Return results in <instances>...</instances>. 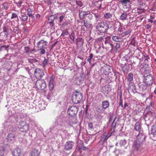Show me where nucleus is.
<instances>
[{"instance_id": "nucleus-1", "label": "nucleus", "mask_w": 156, "mask_h": 156, "mask_svg": "<svg viewBox=\"0 0 156 156\" xmlns=\"http://www.w3.org/2000/svg\"><path fill=\"white\" fill-rule=\"evenodd\" d=\"M66 118L64 119V117L62 115H59L56 118L55 123L60 125L63 128H66L68 127V125L66 123Z\"/></svg>"}, {"instance_id": "nucleus-2", "label": "nucleus", "mask_w": 156, "mask_h": 156, "mask_svg": "<svg viewBox=\"0 0 156 156\" xmlns=\"http://www.w3.org/2000/svg\"><path fill=\"white\" fill-rule=\"evenodd\" d=\"M96 29L101 33H104L108 28V25L106 22H101L98 23Z\"/></svg>"}, {"instance_id": "nucleus-3", "label": "nucleus", "mask_w": 156, "mask_h": 156, "mask_svg": "<svg viewBox=\"0 0 156 156\" xmlns=\"http://www.w3.org/2000/svg\"><path fill=\"white\" fill-rule=\"evenodd\" d=\"M72 100L75 104H77L79 103L83 100L82 94L79 92H76L73 96Z\"/></svg>"}, {"instance_id": "nucleus-4", "label": "nucleus", "mask_w": 156, "mask_h": 156, "mask_svg": "<svg viewBox=\"0 0 156 156\" xmlns=\"http://www.w3.org/2000/svg\"><path fill=\"white\" fill-rule=\"evenodd\" d=\"M36 87L38 90H43L46 87V84L44 80L38 79L35 83Z\"/></svg>"}, {"instance_id": "nucleus-5", "label": "nucleus", "mask_w": 156, "mask_h": 156, "mask_svg": "<svg viewBox=\"0 0 156 156\" xmlns=\"http://www.w3.org/2000/svg\"><path fill=\"white\" fill-rule=\"evenodd\" d=\"M44 75V71L42 69L37 68L35 69L34 75L35 78L38 79H41Z\"/></svg>"}, {"instance_id": "nucleus-6", "label": "nucleus", "mask_w": 156, "mask_h": 156, "mask_svg": "<svg viewBox=\"0 0 156 156\" xmlns=\"http://www.w3.org/2000/svg\"><path fill=\"white\" fill-rule=\"evenodd\" d=\"M112 133L111 132L107 133L105 132L102 134L101 136V138L99 142V144L102 145L111 136Z\"/></svg>"}, {"instance_id": "nucleus-7", "label": "nucleus", "mask_w": 156, "mask_h": 156, "mask_svg": "<svg viewBox=\"0 0 156 156\" xmlns=\"http://www.w3.org/2000/svg\"><path fill=\"white\" fill-rule=\"evenodd\" d=\"M144 81L148 84L149 87L151 86L153 82V77L152 75L149 74L146 75L145 74H144Z\"/></svg>"}, {"instance_id": "nucleus-8", "label": "nucleus", "mask_w": 156, "mask_h": 156, "mask_svg": "<svg viewBox=\"0 0 156 156\" xmlns=\"http://www.w3.org/2000/svg\"><path fill=\"white\" fill-rule=\"evenodd\" d=\"M78 108L77 107L75 106L70 107L68 109L67 113L71 116H76V114L77 113Z\"/></svg>"}, {"instance_id": "nucleus-9", "label": "nucleus", "mask_w": 156, "mask_h": 156, "mask_svg": "<svg viewBox=\"0 0 156 156\" xmlns=\"http://www.w3.org/2000/svg\"><path fill=\"white\" fill-rule=\"evenodd\" d=\"M49 79H50L49 81V88L50 91L48 93V94L49 95V96H50V95L52 93V91H51V90L53 89L54 88L55 77L53 75H52L50 77Z\"/></svg>"}, {"instance_id": "nucleus-10", "label": "nucleus", "mask_w": 156, "mask_h": 156, "mask_svg": "<svg viewBox=\"0 0 156 156\" xmlns=\"http://www.w3.org/2000/svg\"><path fill=\"white\" fill-rule=\"evenodd\" d=\"M77 120L76 116H71L69 117V119H66V123L69 125L72 126L73 124H76L77 122Z\"/></svg>"}, {"instance_id": "nucleus-11", "label": "nucleus", "mask_w": 156, "mask_h": 156, "mask_svg": "<svg viewBox=\"0 0 156 156\" xmlns=\"http://www.w3.org/2000/svg\"><path fill=\"white\" fill-rule=\"evenodd\" d=\"M20 127H19V130L21 132H26L29 129V126L28 124L21 121L20 122Z\"/></svg>"}, {"instance_id": "nucleus-12", "label": "nucleus", "mask_w": 156, "mask_h": 156, "mask_svg": "<svg viewBox=\"0 0 156 156\" xmlns=\"http://www.w3.org/2000/svg\"><path fill=\"white\" fill-rule=\"evenodd\" d=\"M74 144V143L72 141H67L64 145V149L66 151H70L72 149Z\"/></svg>"}, {"instance_id": "nucleus-13", "label": "nucleus", "mask_w": 156, "mask_h": 156, "mask_svg": "<svg viewBox=\"0 0 156 156\" xmlns=\"http://www.w3.org/2000/svg\"><path fill=\"white\" fill-rule=\"evenodd\" d=\"M145 138V136L143 134V131H140L137 136V140L136 141L142 144Z\"/></svg>"}, {"instance_id": "nucleus-14", "label": "nucleus", "mask_w": 156, "mask_h": 156, "mask_svg": "<svg viewBox=\"0 0 156 156\" xmlns=\"http://www.w3.org/2000/svg\"><path fill=\"white\" fill-rule=\"evenodd\" d=\"M138 86L141 92L146 90L147 87L149 86L148 84L145 83L144 81L143 83H138Z\"/></svg>"}, {"instance_id": "nucleus-15", "label": "nucleus", "mask_w": 156, "mask_h": 156, "mask_svg": "<svg viewBox=\"0 0 156 156\" xmlns=\"http://www.w3.org/2000/svg\"><path fill=\"white\" fill-rule=\"evenodd\" d=\"M142 145V144L141 143L135 141L133 142L132 146L133 149L134 151H138L139 150Z\"/></svg>"}, {"instance_id": "nucleus-16", "label": "nucleus", "mask_w": 156, "mask_h": 156, "mask_svg": "<svg viewBox=\"0 0 156 156\" xmlns=\"http://www.w3.org/2000/svg\"><path fill=\"white\" fill-rule=\"evenodd\" d=\"M16 137L15 133H9L7 136L8 142L11 143L14 142L15 140Z\"/></svg>"}, {"instance_id": "nucleus-17", "label": "nucleus", "mask_w": 156, "mask_h": 156, "mask_svg": "<svg viewBox=\"0 0 156 156\" xmlns=\"http://www.w3.org/2000/svg\"><path fill=\"white\" fill-rule=\"evenodd\" d=\"M12 152L13 156H21L22 154L21 150L19 148H16Z\"/></svg>"}, {"instance_id": "nucleus-18", "label": "nucleus", "mask_w": 156, "mask_h": 156, "mask_svg": "<svg viewBox=\"0 0 156 156\" xmlns=\"http://www.w3.org/2000/svg\"><path fill=\"white\" fill-rule=\"evenodd\" d=\"M40 153V151L35 148L32 149L30 152V156H39Z\"/></svg>"}, {"instance_id": "nucleus-19", "label": "nucleus", "mask_w": 156, "mask_h": 156, "mask_svg": "<svg viewBox=\"0 0 156 156\" xmlns=\"http://www.w3.org/2000/svg\"><path fill=\"white\" fill-rule=\"evenodd\" d=\"M24 50L25 52L28 54L32 53L33 51H37L34 48L31 49L28 46L25 47H24Z\"/></svg>"}, {"instance_id": "nucleus-20", "label": "nucleus", "mask_w": 156, "mask_h": 156, "mask_svg": "<svg viewBox=\"0 0 156 156\" xmlns=\"http://www.w3.org/2000/svg\"><path fill=\"white\" fill-rule=\"evenodd\" d=\"M101 105L103 110H105L109 107V103L108 101H105L102 102Z\"/></svg>"}, {"instance_id": "nucleus-21", "label": "nucleus", "mask_w": 156, "mask_h": 156, "mask_svg": "<svg viewBox=\"0 0 156 156\" xmlns=\"http://www.w3.org/2000/svg\"><path fill=\"white\" fill-rule=\"evenodd\" d=\"M47 45L46 41L41 40L38 42L37 47L38 48H45V47Z\"/></svg>"}, {"instance_id": "nucleus-22", "label": "nucleus", "mask_w": 156, "mask_h": 156, "mask_svg": "<svg viewBox=\"0 0 156 156\" xmlns=\"http://www.w3.org/2000/svg\"><path fill=\"white\" fill-rule=\"evenodd\" d=\"M88 15H90L89 12H79V16L80 19L85 18Z\"/></svg>"}, {"instance_id": "nucleus-23", "label": "nucleus", "mask_w": 156, "mask_h": 156, "mask_svg": "<svg viewBox=\"0 0 156 156\" xmlns=\"http://www.w3.org/2000/svg\"><path fill=\"white\" fill-rule=\"evenodd\" d=\"M129 65L131 66V64L125 63L122 68L124 72H127L130 70Z\"/></svg>"}, {"instance_id": "nucleus-24", "label": "nucleus", "mask_w": 156, "mask_h": 156, "mask_svg": "<svg viewBox=\"0 0 156 156\" xmlns=\"http://www.w3.org/2000/svg\"><path fill=\"white\" fill-rule=\"evenodd\" d=\"M151 134L155 136H156V126L153 125L151 128Z\"/></svg>"}, {"instance_id": "nucleus-25", "label": "nucleus", "mask_w": 156, "mask_h": 156, "mask_svg": "<svg viewBox=\"0 0 156 156\" xmlns=\"http://www.w3.org/2000/svg\"><path fill=\"white\" fill-rule=\"evenodd\" d=\"M119 121V119L117 118L116 116H115L114 119L112 124V127L114 128L116 126V123Z\"/></svg>"}, {"instance_id": "nucleus-26", "label": "nucleus", "mask_w": 156, "mask_h": 156, "mask_svg": "<svg viewBox=\"0 0 156 156\" xmlns=\"http://www.w3.org/2000/svg\"><path fill=\"white\" fill-rule=\"evenodd\" d=\"M134 129L137 131H139L141 129L140 123V122H137L135 125Z\"/></svg>"}, {"instance_id": "nucleus-27", "label": "nucleus", "mask_w": 156, "mask_h": 156, "mask_svg": "<svg viewBox=\"0 0 156 156\" xmlns=\"http://www.w3.org/2000/svg\"><path fill=\"white\" fill-rule=\"evenodd\" d=\"M83 22L84 26L85 27L87 28H89L90 27L91 25L89 23V20H84Z\"/></svg>"}, {"instance_id": "nucleus-28", "label": "nucleus", "mask_w": 156, "mask_h": 156, "mask_svg": "<svg viewBox=\"0 0 156 156\" xmlns=\"http://www.w3.org/2000/svg\"><path fill=\"white\" fill-rule=\"evenodd\" d=\"M54 19L53 18V17L50 16L48 17V23H50L51 26L53 27L55 25V24L54 23Z\"/></svg>"}, {"instance_id": "nucleus-29", "label": "nucleus", "mask_w": 156, "mask_h": 156, "mask_svg": "<svg viewBox=\"0 0 156 156\" xmlns=\"http://www.w3.org/2000/svg\"><path fill=\"white\" fill-rule=\"evenodd\" d=\"M127 16V14L125 12H123L120 16V19L123 20H126Z\"/></svg>"}, {"instance_id": "nucleus-30", "label": "nucleus", "mask_w": 156, "mask_h": 156, "mask_svg": "<svg viewBox=\"0 0 156 156\" xmlns=\"http://www.w3.org/2000/svg\"><path fill=\"white\" fill-rule=\"evenodd\" d=\"M133 73H130L128 74L127 77V79L128 81L129 82H131L133 80Z\"/></svg>"}, {"instance_id": "nucleus-31", "label": "nucleus", "mask_w": 156, "mask_h": 156, "mask_svg": "<svg viewBox=\"0 0 156 156\" xmlns=\"http://www.w3.org/2000/svg\"><path fill=\"white\" fill-rule=\"evenodd\" d=\"M16 129L14 126H11L9 128V131L10 133H15L16 132Z\"/></svg>"}, {"instance_id": "nucleus-32", "label": "nucleus", "mask_w": 156, "mask_h": 156, "mask_svg": "<svg viewBox=\"0 0 156 156\" xmlns=\"http://www.w3.org/2000/svg\"><path fill=\"white\" fill-rule=\"evenodd\" d=\"M112 39L113 41L116 42H120L121 41L122 38L117 36H114L112 37Z\"/></svg>"}, {"instance_id": "nucleus-33", "label": "nucleus", "mask_w": 156, "mask_h": 156, "mask_svg": "<svg viewBox=\"0 0 156 156\" xmlns=\"http://www.w3.org/2000/svg\"><path fill=\"white\" fill-rule=\"evenodd\" d=\"M19 17L21 19L22 21H27V20L28 17L26 14H24L21 15V17Z\"/></svg>"}, {"instance_id": "nucleus-34", "label": "nucleus", "mask_w": 156, "mask_h": 156, "mask_svg": "<svg viewBox=\"0 0 156 156\" xmlns=\"http://www.w3.org/2000/svg\"><path fill=\"white\" fill-rule=\"evenodd\" d=\"M126 143V141L125 139L122 140H120L119 144L121 147L124 146Z\"/></svg>"}, {"instance_id": "nucleus-35", "label": "nucleus", "mask_w": 156, "mask_h": 156, "mask_svg": "<svg viewBox=\"0 0 156 156\" xmlns=\"http://www.w3.org/2000/svg\"><path fill=\"white\" fill-rule=\"evenodd\" d=\"M5 152V150L3 147L0 146V156H3Z\"/></svg>"}, {"instance_id": "nucleus-36", "label": "nucleus", "mask_w": 156, "mask_h": 156, "mask_svg": "<svg viewBox=\"0 0 156 156\" xmlns=\"http://www.w3.org/2000/svg\"><path fill=\"white\" fill-rule=\"evenodd\" d=\"M96 111L98 113H100L103 111H104L103 108L99 106H97L96 108Z\"/></svg>"}, {"instance_id": "nucleus-37", "label": "nucleus", "mask_w": 156, "mask_h": 156, "mask_svg": "<svg viewBox=\"0 0 156 156\" xmlns=\"http://www.w3.org/2000/svg\"><path fill=\"white\" fill-rule=\"evenodd\" d=\"M94 56V55L92 53H90V55L88 57V58L87 59V61L90 64L91 63V61L93 59V57Z\"/></svg>"}, {"instance_id": "nucleus-38", "label": "nucleus", "mask_w": 156, "mask_h": 156, "mask_svg": "<svg viewBox=\"0 0 156 156\" xmlns=\"http://www.w3.org/2000/svg\"><path fill=\"white\" fill-rule=\"evenodd\" d=\"M129 0H121L120 2L122 5H124L126 4L127 5L128 3H129Z\"/></svg>"}, {"instance_id": "nucleus-39", "label": "nucleus", "mask_w": 156, "mask_h": 156, "mask_svg": "<svg viewBox=\"0 0 156 156\" xmlns=\"http://www.w3.org/2000/svg\"><path fill=\"white\" fill-rule=\"evenodd\" d=\"M28 62L30 63H35L36 62H37L38 61L35 58H33V59H30L29 58L28 59Z\"/></svg>"}, {"instance_id": "nucleus-40", "label": "nucleus", "mask_w": 156, "mask_h": 156, "mask_svg": "<svg viewBox=\"0 0 156 156\" xmlns=\"http://www.w3.org/2000/svg\"><path fill=\"white\" fill-rule=\"evenodd\" d=\"M115 51L119 52L120 49V46L119 44L117 43L115 46Z\"/></svg>"}, {"instance_id": "nucleus-41", "label": "nucleus", "mask_w": 156, "mask_h": 156, "mask_svg": "<svg viewBox=\"0 0 156 156\" xmlns=\"http://www.w3.org/2000/svg\"><path fill=\"white\" fill-rule=\"evenodd\" d=\"M105 18L106 19L110 18L112 16V15L109 13H107L104 14Z\"/></svg>"}, {"instance_id": "nucleus-42", "label": "nucleus", "mask_w": 156, "mask_h": 156, "mask_svg": "<svg viewBox=\"0 0 156 156\" xmlns=\"http://www.w3.org/2000/svg\"><path fill=\"white\" fill-rule=\"evenodd\" d=\"M27 14L29 16H32V11L30 8H28L27 9Z\"/></svg>"}, {"instance_id": "nucleus-43", "label": "nucleus", "mask_w": 156, "mask_h": 156, "mask_svg": "<svg viewBox=\"0 0 156 156\" xmlns=\"http://www.w3.org/2000/svg\"><path fill=\"white\" fill-rule=\"evenodd\" d=\"M48 59L45 58L44 61L42 62V65L43 67H45L48 64Z\"/></svg>"}, {"instance_id": "nucleus-44", "label": "nucleus", "mask_w": 156, "mask_h": 156, "mask_svg": "<svg viewBox=\"0 0 156 156\" xmlns=\"http://www.w3.org/2000/svg\"><path fill=\"white\" fill-rule=\"evenodd\" d=\"M69 22L67 21L64 22L61 24V27L65 28V27L69 24Z\"/></svg>"}, {"instance_id": "nucleus-45", "label": "nucleus", "mask_w": 156, "mask_h": 156, "mask_svg": "<svg viewBox=\"0 0 156 156\" xmlns=\"http://www.w3.org/2000/svg\"><path fill=\"white\" fill-rule=\"evenodd\" d=\"M69 34L68 31L66 30L63 31L62 33L61 34V36H64L65 35H68Z\"/></svg>"}, {"instance_id": "nucleus-46", "label": "nucleus", "mask_w": 156, "mask_h": 156, "mask_svg": "<svg viewBox=\"0 0 156 156\" xmlns=\"http://www.w3.org/2000/svg\"><path fill=\"white\" fill-rule=\"evenodd\" d=\"M9 47V46L2 45L1 47V49L5 50L8 51Z\"/></svg>"}, {"instance_id": "nucleus-47", "label": "nucleus", "mask_w": 156, "mask_h": 156, "mask_svg": "<svg viewBox=\"0 0 156 156\" xmlns=\"http://www.w3.org/2000/svg\"><path fill=\"white\" fill-rule=\"evenodd\" d=\"M83 40L82 38L80 39V40L77 41L78 44H79L80 46L83 45Z\"/></svg>"}, {"instance_id": "nucleus-48", "label": "nucleus", "mask_w": 156, "mask_h": 156, "mask_svg": "<svg viewBox=\"0 0 156 156\" xmlns=\"http://www.w3.org/2000/svg\"><path fill=\"white\" fill-rule=\"evenodd\" d=\"M94 16H95V17L96 18V20H99L101 18V15H100L99 14H94Z\"/></svg>"}, {"instance_id": "nucleus-49", "label": "nucleus", "mask_w": 156, "mask_h": 156, "mask_svg": "<svg viewBox=\"0 0 156 156\" xmlns=\"http://www.w3.org/2000/svg\"><path fill=\"white\" fill-rule=\"evenodd\" d=\"M65 18V16L63 15H61L59 17V22L61 23L63 21V19Z\"/></svg>"}, {"instance_id": "nucleus-50", "label": "nucleus", "mask_w": 156, "mask_h": 156, "mask_svg": "<svg viewBox=\"0 0 156 156\" xmlns=\"http://www.w3.org/2000/svg\"><path fill=\"white\" fill-rule=\"evenodd\" d=\"M115 116L113 114H112L110 115L109 122H111L113 119L114 120Z\"/></svg>"}, {"instance_id": "nucleus-51", "label": "nucleus", "mask_w": 156, "mask_h": 156, "mask_svg": "<svg viewBox=\"0 0 156 156\" xmlns=\"http://www.w3.org/2000/svg\"><path fill=\"white\" fill-rule=\"evenodd\" d=\"M40 51V53L41 54H45V51L44 50V48H39Z\"/></svg>"}, {"instance_id": "nucleus-52", "label": "nucleus", "mask_w": 156, "mask_h": 156, "mask_svg": "<svg viewBox=\"0 0 156 156\" xmlns=\"http://www.w3.org/2000/svg\"><path fill=\"white\" fill-rule=\"evenodd\" d=\"M98 3H99V6L98 7V8L99 9H100L101 7V2L100 1L95 2H94V4L95 5H96Z\"/></svg>"}, {"instance_id": "nucleus-53", "label": "nucleus", "mask_w": 156, "mask_h": 156, "mask_svg": "<svg viewBox=\"0 0 156 156\" xmlns=\"http://www.w3.org/2000/svg\"><path fill=\"white\" fill-rule=\"evenodd\" d=\"M117 97L119 98V100L122 99V94L121 91L118 93Z\"/></svg>"}, {"instance_id": "nucleus-54", "label": "nucleus", "mask_w": 156, "mask_h": 156, "mask_svg": "<svg viewBox=\"0 0 156 156\" xmlns=\"http://www.w3.org/2000/svg\"><path fill=\"white\" fill-rule=\"evenodd\" d=\"M88 126L89 129H93V124L92 122H90L88 123Z\"/></svg>"}, {"instance_id": "nucleus-55", "label": "nucleus", "mask_w": 156, "mask_h": 156, "mask_svg": "<svg viewBox=\"0 0 156 156\" xmlns=\"http://www.w3.org/2000/svg\"><path fill=\"white\" fill-rule=\"evenodd\" d=\"M12 27L13 28V32L14 33H16L17 32V27H15V26L14 25Z\"/></svg>"}, {"instance_id": "nucleus-56", "label": "nucleus", "mask_w": 156, "mask_h": 156, "mask_svg": "<svg viewBox=\"0 0 156 156\" xmlns=\"http://www.w3.org/2000/svg\"><path fill=\"white\" fill-rule=\"evenodd\" d=\"M75 37V34L74 33H72L71 35H69V37L70 39L71 40L74 39V37Z\"/></svg>"}, {"instance_id": "nucleus-57", "label": "nucleus", "mask_w": 156, "mask_h": 156, "mask_svg": "<svg viewBox=\"0 0 156 156\" xmlns=\"http://www.w3.org/2000/svg\"><path fill=\"white\" fill-rule=\"evenodd\" d=\"M18 18V16L15 13H12V16L11 17V19Z\"/></svg>"}, {"instance_id": "nucleus-58", "label": "nucleus", "mask_w": 156, "mask_h": 156, "mask_svg": "<svg viewBox=\"0 0 156 156\" xmlns=\"http://www.w3.org/2000/svg\"><path fill=\"white\" fill-rule=\"evenodd\" d=\"M120 101L119 102V106H121L122 107V108H123V105L122 103V99L121 100H119Z\"/></svg>"}, {"instance_id": "nucleus-59", "label": "nucleus", "mask_w": 156, "mask_h": 156, "mask_svg": "<svg viewBox=\"0 0 156 156\" xmlns=\"http://www.w3.org/2000/svg\"><path fill=\"white\" fill-rule=\"evenodd\" d=\"M130 7V6L129 4V3H128L127 4H126L124 5V8H126L127 10H129V9Z\"/></svg>"}, {"instance_id": "nucleus-60", "label": "nucleus", "mask_w": 156, "mask_h": 156, "mask_svg": "<svg viewBox=\"0 0 156 156\" xmlns=\"http://www.w3.org/2000/svg\"><path fill=\"white\" fill-rule=\"evenodd\" d=\"M150 58L148 55H147L145 57V59L144 60V61L146 62V61H150Z\"/></svg>"}, {"instance_id": "nucleus-61", "label": "nucleus", "mask_w": 156, "mask_h": 156, "mask_svg": "<svg viewBox=\"0 0 156 156\" xmlns=\"http://www.w3.org/2000/svg\"><path fill=\"white\" fill-rule=\"evenodd\" d=\"M2 5V9H8V6L7 5H5V4H3Z\"/></svg>"}, {"instance_id": "nucleus-62", "label": "nucleus", "mask_w": 156, "mask_h": 156, "mask_svg": "<svg viewBox=\"0 0 156 156\" xmlns=\"http://www.w3.org/2000/svg\"><path fill=\"white\" fill-rule=\"evenodd\" d=\"M25 70L29 74V69L28 68L26 67L24 68Z\"/></svg>"}, {"instance_id": "nucleus-63", "label": "nucleus", "mask_w": 156, "mask_h": 156, "mask_svg": "<svg viewBox=\"0 0 156 156\" xmlns=\"http://www.w3.org/2000/svg\"><path fill=\"white\" fill-rule=\"evenodd\" d=\"M98 40L100 41H102L104 40V38L102 37H100L98 38Z\"/></svg>"}, {"instance_id": "nucleus-64", "label": "nucleus", "mask_w": 156, "mask_h": 156, "mask_svg": "<svg viewBox=\"0 0 156 156\" xmlns=\"http://www.w3.org/2000/svg\"><path fill=\"white\" fill-rule=\"evenodd\" d=\"M132 44L134 46H135L136 43L134 39H133L131 41Z\"/></svg>"}]
</instances>
